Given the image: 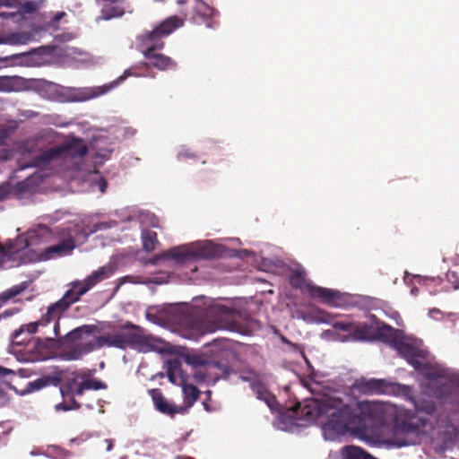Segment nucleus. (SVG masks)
<instances>
[{"label": "nucleus", "mask_w": 459, "mask_h": 459, "mask_svg": "<svg viewBox=\"0 0 459 459\" xmlns=\"http://www.w3.org/2000/svg\"><path fill=\"white\" fill-rule=\"evenodd\" d=\"M295 412L299 420L317 421L325 431L343 435L348 431L368 435L385 422L383 405L370 402L348 403L337 394H325L299 403Z\"/></svg>", "instance_id": "f257e3e1"}, {"label": "nucleus", "mask_w": 459, "mask_h": 459, "mask_svg": "<svg viewBox=\"0 0 459 459\" xmlns=\"http://www.w3.org/2000/svg\"><path fill=\"white\" fill-rule=\"evenodd\" d=\"M143 56L146 60H148V62H142L137 65H134L128 69H126L122 75L102 86L84 88L79 91L73 98V100L82 102L97 98L114 90L122 82H124L128 77L143 76L144 74L140 72L142 67L148 68L152 66L158 70L165 71L168 69H173L177 66V63L171 57L159 53L158 51L145 54Z\"/></svg>", "instance_id": "f03ea898"}, {"label": "nucleus", "mask_w": 459, "mask_h": 459, "mask_svg": "<svg viewBox=\"0 0 459 459\" xmlns=\"http://www.w3.org/2000/svg\"><path fill=\"white\" fill-rule=\"evenodd\" d=\"M429 418L421 411H405L395 420L392 442L398 447L413 444L411 436L418 437L424 432Z\"/></svg>", "instance_id": "7ed1b4c3"}, {"label": "nucleus", "mask_w": 459, "mask_h": 459, "mask_svg": "<svg viewBox=\"0 0 459 459\" xmlns=\"http://www.w3.org/2000/svg\"><path fill=\"white\" fill-rule=\"evenodd\" d=\"M184 25V19L176 15L169 16L151 31H145L136 38L137 49L143 54L161 50L164 39L175 30Z\"/></svg>", "instance_id": "20e7f679"}, {"label": "nucleus", "mask_w": 459, "mask_h": 459, "mask_svg": "<svg viewBox=\"0 0 459 459\" xmlns=\"http://www.w3.org/2000/svg\"><path fill=\"white\" fill-rule=\"evenodd\" d=\"M88 152L87 144L82 139L73 138L62 144L52 147L36 155L30 166L43 168L57 160L70 158L72 160L84 157Z\"/></svg>", "instance_id": "39448f33"}, {"label": "nucleus", "mask_w": 459, "mask_h": 459, "mask_svg": "<svg viewBox=\"0 0 459 459\" xmlns=\"http://www.w3.org/2000/svg\"><path fill=\"white\" fill-rule=\"evenodd\" d=\"M107 385L96 378L88 377L85 375H77L66 378L60 386V392L64 398L69 397L67 403H60L56 407L64 411L77 410L81 404L74 399L75 395L81 396L86 390L106 389Z\"/></svg>", "instance_id": "423d86ee"}, {"label": "nucleus", "mask_w": 459, "mask_h": 459, "mask_svg": "<svg viewBox=\"0 0 459 459\" xmlns=\"http://www.w3.org/2000/svg\"><path fill=\"white\" fill-rule=\"evenodd\" d=\"M138 329V326L127 322L119 331L112 334H103L96 337L94 348L115 347L126 350L127 347L134 348L143 345L146 342L145 337L134 331L126 329Z\"/></svg>", "instance_id": "0eeeda50"}, {"label": "nucleus", "mask_w": 459, "mask_h": 459, "mask_svg": "<svg viewBox=\"0 0 459 459\" xmlns=\"http://www.w3.org/2000/svg\"><path fill=\"white\" fill-rule=\"evenodd\" d=\"M353 392L363 394H399L408 395L409 386L390 382L386 379L365 378L357 379L351 385Z\"/></svg>", "instance_id": "6e6552de"}, {"label": "nucleus", "mask_w": 459, "mask_h": 459, "mask_svg": "<svg viewBox=\"0 0 459 459\" xmlns=\"http://www.w3.org/2000/svg\"><path fill=\"white\" fill-rule=\"evenodd\" d=\"M81 281H74L70 283V289L56 303L50 305L47 310V316L59 319L74 303L80 300L81 297L88 291L82 285Z\"/></svg>", "instance_id": "1a4fd4ad"}, {"label": "nucleus", "mask_w": 459, "mask_h": 459, "mask_svg": "<svg viewBox=\"0 0 459 459\" xmlns=\"http://www.w3.org/2000/svg\"><path fill=\"white\" fill-rule=\"evenodd\" d=\"M208 314L213 318L211 331L216 329L236 331L239 327V324L237 322L238 314L234 308L221 304H213L208 307Z\"/></svg>", "instance_id": "9d476101"}, {"label": "nucleus", "mask_w": 459, "mask_h": 459, "mask_svg": "<svg viewBox=\"0 0 459 459\" xmlns=\"http://www.w3.org/2000/svg\"><path fill=\"white\" fill-rule=\"evenodd\" d=\"M56 317L47 316V312L42 315L41 318L37 322H32L27 325H22L18 330H15L12 335L13 342L16 345H22L23 342L27 341V346H33L36 350H39L44 347L43 342L39 338L30 337V339L19 340V337L27 332L28 334L35 333L39 325L45 326L52 320H56Z\"/></svg>", "instance_id": "9b49d317"}, {"label": "nucleus", "mask_w": 459, "mask_h": 459, "mask_svg": "<svg viewBox=\"0 0 459 459\" xmlns=\"http://www.w3.org/2000/svg\"><path fill=\"white\" fill-rule=\"evenodd\" d=\"M234 370L227 363L210 360L205 366V371H199L196 377L204 381L216 383L219 379H227Z\"/></svg>", "instance_id": "f8f14e48"}, {"label": "nucleus", "mask_w": 459, "mask_h": 459, "mask_svg": "<svg viewBox=\"0 0 459 459\" xmlns=\"http://www.w3.org/2000/svg\"><path fill=\"white\" fill-rule=\"evenodd\" d=\"M155 409L162 414L173 418L176 414L186 413V408L178 406L174 403L166 399L159 388L149 390Z\"/></svg>", "instance_id": "ddd939ff"}, {"label": "nucleus", "mask_w": 459, "mask_h": 459, "mask_svg": "<svg viewBox=\"0 0 459 459\" xmlns=\"http://www.w3.org/2000/svg\"><path fill=\"white\" fill-rule=\"evenodd\" d=\"M306 290L312 299H319L322 303L330 306H338L341 293L338 290L323 288L309 282L306 284Z\"/></svg>", "instance_id": "4468645a"}, {"label": "nucleus", "mask_w": 459, "mask_h": 459, "mask_svg": "<svg viewBox=\"0 0 459 459\" xmlns=\"http://www.w3.org/2000/svg\"><path fill=\"white\" fill-rule=\"evenodd\" d=\"M74 248L75 240L71 235H68L64 237L57 244L45 248L41 256L44 260H49L69 255Z\"/></svg>", "instance_id": "2eb2a0df"}, {"label": "nucleus", "mask_w": 459, "mask_h": 459, "mask_svg": "<svg viewBox=\"0 0 459 459\" xmlns=\"http://www.w3.org/2000/svg\"><path fill=\"white\" fill-rule=\"evenodd\" d=\"M160 259H171L180 264L193 261L190 245L178 246L170 248L162 254L156 255L152 263L157 264Z\"/></svg>", "instance_id": "dca6fc26"}, {"label": "nucleus", "mask_w": 459, "mask_h": 459, "mask_svg": "<svg viewBox=\"0 0 459 459\" xmlns=\"http://www.w3.org/2000/svg\"><path fill=\"white\" fill-rule=\"evenodd\" d=\"M101 7V16L105 20L121 17L126 12V0H95Z\"/></svg>", "instance_id": "f3484780"}, {"label": "nucleus", "mask_w": 459, "mask_h": 459, "mask_svg": "<svg viewBox=\"0 0 459 459\" xmlns=\"http://www.w3.org/2000/svg\"><path fill=\"white\" fill-rule=\"evenodd\" d=\"M59 357L64 360H77L83 355L91 352L94 350L93 342L66 344L62 346Z\"/></svg>", "instance_id": "a211bd4d"}, {"label": "nucleus", "mask_w": 459, "mask_h": 459, "mask_svg": "<svg viewBox=\"0 0 459 459\" xmlns=\"http://www.w3.org/2000/svg\"><path fill=\"white\" fill-rule=\"evenodd\" d=\"M394 348L398 351V353L403 357L409 364H411L414 368V363L420 361V358L425 359L427 352L423 350H420L415 346L404 342L402 340H398V342H394Z\"/></svg>", "instance_id": "6ab92c4d"}, {"label": "nucleus", "mask_w": 459, "mask_h": 459, "mask_svg": "<svg viewBox=\"0 0 459 459\" xmlns=\"http://www.w3.org/2000/svg\"><path fill=\"white\" fill-rule=\"evenodd\" d=\"M250 387L255 393L257 399L264 401L272 411L279 410V403L274 394H271L267 387L261 381H254L251 383Z\"/></svg>", "instance_id": "aec40b11"}, {"label": "nucleus", "mask_w": 459, "mask_h": 459, "mask_svg": "<svg viewBox=\"0 0 459 459\" xmlns=\"http://www.w3.org/2000/svg\"><path fill=\"white\" fill-rule=\"evenodd\" d=\"M114 273L113 267L109 264L100 267L93 271L82 281V285L87 291L91 290L98 283L108 279Z\"/></svg>", "instance_id": "412c9836"}, {"label": "nucleus", "mask_w": 459, "mask_h": 459, "mask_svg": "<svg viewBox=\"0 0 459 459\" xmlns=\"http://www.w3.org/2000/svg\"><path fill=\"white\" fill-rule=\"evenodd\" d=\"M414 369L429 380L445 378L446 377V369L437 364L429 362L414 363Z\"/></svg>", "instance_id": "4be33fe9"}, {"label": "nucleus", "mask_w": 459, "mask_h": 459, "mask_svg": "<svg viewBox=\"0 0 459 459\" xmlns=\"http://www.w3.org/2000/svg\"><path fill=\"white\" fill-rule=\"evenodd\" d=\"M94 329L95 326L90 325L79 326L69 332L67 334L65 335V337L59 339L57 342L59 343V346H65L66 344H70L81 340L83 334H91L94 331ZM47 342H56V341L53 338H48Z\"/></svg>", "instance_id": "5701e85b"}, {"label": "nucleus", "mask_w": 459, "mask_h": 459, "mask_svg": "<svg viewBox=\"0 0 459 459\" xmlns=\"http://www.w3.org/2000/svg\"><path fill=\"white\" fill-rule=\"evenodd\" d=\"M192 258L197 259H211L216 255V247L211 241H206L199 244L190 245Z\"/></svg>", "instance_id": "b1692460"}, {"label": "nucleus", "mask_w": 459, "mask_h": 459, "mask_svg": "<svg viewBox=\"0 0 459 459\" xmlns=\"http://www.w3.org/2000/svg\"><path fill=\"white\" fill-rule=\"evenodd\" d=\"M373 338L390 343L392 346H394V342H398L399 340L397 338V330L386 324H382L377 327Z\"/></svg>", "instance_id": "393cba45"}, {"label": "nucleus", "mask_w": 459, "mask_h": 459, "mask_svg": "<svg viewBox=\"0 0 459 459\" xmlns=\"http://www.w3.org/2000/svg\"><path fill=\"white\" fill-rule=\"evenodd\" d=\"M62 379L59 376H43L31 381L27 385L28 392L39 391L43 387L48 385L57 386L60 385Z\"/></svg>", "instance_id": "a878e982"}, {"label": "nucleus", "mask_w": 459, "mask_h": 459, "mask_svg": "<svg viewBox=\"0 0 459 459\" xmlns=\"http://www.w3.org/2000/svg\"><path fill=\"white\" fill-rule=\"evenodd\" d=\"M182 392L184 398V406H182V408H186L187 412L188 410L199 399L200 391L195 385L192 384H185L182 386Z\"/></svg>", "instance_id": "bb28decb"}, {"label": "nucleus", "mask_w": 459, "mask_h": 459, "mask_svg": "<svg viewBox=\"0 0 459 459\" xmlns=\"http://www.w3.org/2000/svg\"><path fill=\"white\" fill-rule=\"evenodd\" d=\"M372 327L367 324H353L351 335L354 340H368L373 337Z\"/></svg>", "instance_id": "cd10ccee"}, {"label": "nucleus", "mask_w": 459, "mask_h": 459, "mask_svg": "<svg viewBox=\"0 0 459 459\" xmlns=\"http://www.w3.org/2000/svg\"><path fill=\"white\" fill-rule=\"evenodd\" d=\"M26 283L22 282V284L13 286L12 288L0 293V308L10 299L21 294L26 289Z\"/></svg>", "instance_id": "c85d7f7f"}, {"label": "nucleus", "mask_w": 459, "mask_h": 459, "mask_svg": "<svg viewBox=\"0 0 459 459\" xmlns=\"http://www.w3.org/2000/svg\"><path fill=\"white\" fill-rule=\"evenodd\" d=\"M143 249L146 252H152L158 244L157 233L152 230H143L142 232Z\"/></svg>", "instance_id": "c756f323"}, {"label": "nucleus", "mask_w": 459, "mask_h": 459, "mask_svg": "<svg viewBox=\"0 0 459 459\" xmlns=\"http://www.w3.org/2000/svg\"><path fill=\"white\" fill-rule=\"evenodd\" d=\"M30 41V35L28 32H15L5 36V42L8 45H25Z\"/></svg>", "instance_id": "7c9ffc66"}, {"label": "nucleus", "mask_w": 459, "mask_h": 459, "mask_svg": "<svg viewBox=\"0 0 459 459\" xmlns=\"http://www.w3.org/2000/svg\"><path fill=\"white\" fill-rule=\"evenodd\" d=\"M18 89V79L15 77L0 76V91L12 92Z\"/></svg>", "instance_id": "2f4dec72"}, {"label": "nucleus", "mask_w": 459, "mask_h": 459, "mask_svg": "<svg viewBox=\"0 0 459 459\" xmlns=\"http://www.w3.org/2000/svg\"><path fill=\"white\" fill-rule=\"evenodd\" d=\"M195 15L203 21H207L213 15L214 10L204 2H199L195 7Z\"/></svg>", "instance_id": "473e14b6"}, {"label": "nucleus", "mask_w": 459, "mask_h": 459, "mask_svg": "<svg viewBox=\"0 0 459 459\" xmlns=\"http://www.w3.org/2000/svg\"><path fill=\"white\" fill-rule=\"evenodd\" d=\"M17 8L18 15H23L33 13L34 12H36L38 9V5L34 1L22 2V0H21V4H18Z\"/></svg>", "instance_id": "72a5a7b5"}, {"label": "nucleus", "mask_w": 459, "mask_h": 459, "mask_svg": "<svg viewBox=\"0 0 459 459\" xmlns=\"http://www.w3.org/2000/svg\"><path fill=\"white\" fill-rule=\"evenodd\" d=\"M290 283L293 288L302 289L305 284L303 273L300 271H293L290 276Z\"/></svg>", "instance_id": "f704fd0d"}, {"label": "nucleus", "mask_w": 459, "mask_h": 459, "mask_svg": "<svg viewBox=\"0 0 459 459\" xmlns=\"http://www.w3.org/2000/svg\"><path fill=\"white\" fill-rule=\"evenodd\" d=\"M446 280L447 282L451 284L453 290L459 289V271L458 270H449L446 273Z\"/></svg>", "instance_id": "c9c22d12"}, {"label": "nucleus", "mask_w": 459, "mask_h": 459, "mask_svg": "<svg viewBox=\"0 0 459 459\" xmlns=\"http://www.w3.org/2000/svg\"><path fill=\"white\" fill-rule=\"evenodd\" d=\"M187 361L190 365L194 367L202 366L203 369L201 371H205V366L210 360L204 359L202 356L190 355L189 358L187 359Z\"/></svg>", "instance_id": "e433bc0d"}, {"label": "nucleus", "mask_w": 459, "mask_h": 459, "mask_svg": "<svg viewBox=\"0 0 459 459\" xmlns=\"http://www.w3.org/2000/svg\"><path fill=\"white\" fill-rule=\"evenodd\" d=\"M353 324L345 323V322H337L334 324V328L341 331L348 332L350 334L351 333Z\"/></svg>", "instance_id": "4c0bfd02"}, {"label": "nucleus", "mask_w": 459, "mask_h": 459, "mask_svg": "<svg viewBox=\"0 0 459 459\" xmlns=\"http://www.w3.org/2000/svg\"><path fill=\"white\" fill-rule=\"evenodd\" d=\"M21 4V0H0V8L1 7H17L18 4Z\"/></svg>", "instance_id": "58836bf2"}, {"label": "nucleus", "mask_w": 459, "mask_h": 459, "mask_svg": "<svg viewBox=\"0 0 459 459\" xmlns=\"http://www.w3.org/2000/svg\"><path fill=\"white\" fill-rule=\"evenodd\" d=\"M11 188L9 184H2L0 185V201L4 200L9 194Z\"/></svg>", "instance_id": "ea45409f"}, {"label": "nucleus", "mask_w": 459, "mask_h": 459, "mask_svg": "<svg viewBox=\"0 0 459 459\" xmlns=\"http://www.w3.org/2000/svg\"><path fill=\"white\" fill-rule=\"evenodd\" d=\"M108 228H109V225L107 222H98L92 225V228L90 230V232L94 233L99 230H106Z\"/></svg>", "instance_id": "a19ab883"}, {"label": "nucleus", "mask_w": 459, "mask_h": 459, "mask_svg": "<svg viewBox=\"0 0 459 459\" xmlns=\"http://www.w3.org/2000/svg\"><path fill=\"white\" fill-rule=\"evenodd\" d=\"M178 157L180 160H184L186 159L195 158V155L194 153H190L188 150H182L179 152Z\"/></svg>", "instance_id": "79ce46f5"}, {"label": "nucleus", "mask_w": 459, "mask_h": 459, "mask_svg": "<svg viewBox=\"0 0 459 459\" xmlns=\"http://www.w3.org/2000/svg\"><path fill=\"white\" fill-rule=\"evenodd\" d=\"M9 136V132L6 128L2 127L0 128V146L4 145L5 140Z\"/></svg>", "instance_id": "37998d69"}, {"label": "nucleus", "mask_w": 459, "mask_h": 459, "mask_svg": "<svg viewBox=\"0 0 459 459\" xmlns=\"http://www.w3.org/2000/svg\"><path fill=\"white\" fill-rule=\"evenodd\" d=\"M17 15V12H0V17L4 19L14 18Z\"/></svg>", "instance_id": "c03bdc74"}, {"label": "nucleus", "mask_w": 459, "mask_h": 459, "mask_svg": "<svg viewBox=\"0 0 459 459\" xmlns=\"http://www.w3.org/2000/svg\"><path fill=\"white\" fill-rule=\"evenodd\" d=\"M14 374L13 370L0 366V377Z\"/></svg>", "instance_id": "a18cd8bd"}, {"label": "nucleus", "mask_w": 459, "mask_h": 459, "mask_svg": "<svg viewBox=\"0 0 459 459\" xmlns=\"http://www.w3.org/2000/svg\"><path fill=\"white\" fill-rule=\"evenodd\" d=\"M444 388H445L446 390H442V391L440 392V394H437V395L438 397H440V398L445 397V396H446V395L449 394L450 387H449L448 385H445V386H444Z\"/></svg>", "instance_id": "49530a36"}, {"label": "nucleus", "mask_w": 459, "mask_h": 459, "mask_svg": "<svg viewBox=\"0 0 459 459\" xmlns=\"http://www.w3.org/2000/svg\"><path fill=\"white\" fill-rule=\"evenodd\" d=\"M55 321L56 322H55V325H54V332H55V334L57 336L59 334L60 326H59L58 319H56Z\"/></svg>", "instance_id": "de8ad7c7"}, {"label": "nucleus", "mask_w": 459, "mask_h": 459, "mask_svg": "<svg viewBox=\"0 0 459 459\" xmlns=\"http://www.w3.org/2000/svg\"><path fill=\"white\" fill-rule=\"evenodd\" d=\"M5 401H6L5 394L0 390V405L4 404Z\"/></svg>", "instance_id": "09e8293b"}, {"label": "nucleus", "mask_w": 459, "mask_h": 459, "mask_svg": "<svg viewBox=\"0 0 459 459\" xmlns=\"http://www.w3.org/2000/svg\"><path fill=\"white\" fill-rule=\"evenodd\" d=\"M107 443V451H110L113 448V441L111 439H105Z\"/></svg>", "instance_id": "8fccbe9b"}, {"label": "nucleus", "mask_w": 459, "mask_h": 459, "mask_svg": "<svg viewBox=\"0 0 459 459\" xmlns=\"http://www.w3.org/2000/svg\"><path fill=\"white\" fill-rule=\"evenodd\" d=\"M203 405H204V410H205L206 411H212V409H211V408H210V405H209V403H208V401H204V402H203Z\"/></svg>", "instance_id": "3c124183"}, {"label": "nucleus", "mask_w": 459, "mask_h": 459, "mask_svg": "<svg viewBox=\"0 0 459 459\" xmlns=\"http://www.w3.org/2000/svg\"><path fill=\"white\" fill-rule=\"evenodd\" d=\"M281 340H282V342H283L284 343H287V344L291 345V346H295V344H294V343H292L291 342H290V341H289L287 338H285V337H282V338H281Z\"/></svg>", "instance_id": "603ef678"}, {"label": "nucleus", "mask_w": 459, "mask_h": 459, "mask_svg": "<svg viewBox=\"0 0 459 459\" xmlns=\"http://www.w3.org/2000/svg\"><path fill=\"white\" fill-rule=\"evenodd\" d=\"M6 253L5 248L4 246L0 244V255H4Z\"/></svg>", "instance_id": "864d4df0"}, {"label": "nucleus", "mask_w": 459, "mask_h": 459, "mask_svg": "<svg viewBox=\"0 0 459 459\" xmlns=\"http://www.w3.org/2000/svg\"><path fill=\"white\" fill-rule=\"evenodd\" d=\"M106 187H107L106 182L102 181V183L100 184V190H101V192H104Z\"/></svg>", "instance_id": "5fc2aeb1"}, {"label": "nucleus", "mask_w": 459, "mask_h": 459, "mask_svg": "<svg viewBox=\"0 0 459 459\" xmlns=\"http://www.w3.org/2000/svg\"><path fill=\"white\" fill-rule=\"evenodd\" d=\"M0 44H6V42H5V36L4 37H0Z\"/></svg>", "instance_id": "6e6d98bb"}, {"label": "nucleus", "mask_w": 459, "mask_h": 459, "mask_svg": "<svg viewBox=\"0 0 459 459\" xmlns=\"http://www.w3.org/2000/svg\"><path fill=\"white\" fill-rule=\"evenodd\" d=\"M186 0H177V3H178V4H185V3H186Z\"/></svg>", "instance_id": "4d7b16f0"}, {"label": "nucleus", "mask_w": 459, "mask_h": 459, "mask_svg": "<svg viewBox=\"0 0 459 459\" xmlns=\"http://www.w3.org/2000/svg\"><path fill=\"white\" fill-rule=\"evenodd\" d=\"M8 315H10V312L5 311V312H4V316H8Z\"/></svg>", "instance_id": "13d9d810"}]
</instances>
